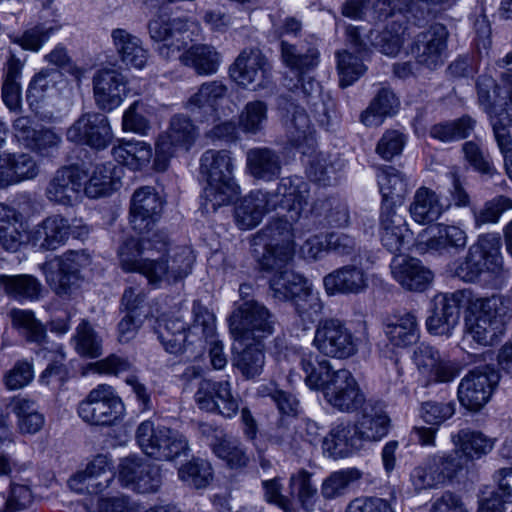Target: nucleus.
Here are the masks:
<instances>
[{
  "label": "nucleus",
  "mask_w": 512,
  "mask_h": 512,
  "mask_svg": "<svg viewBox=\"0 0 512 512\" xmlns=\"http://www.w3.org/2000/svg\"><path fill=\"white\" fill-rule=\"evenodd\" d=\"M399 108V100L388 88H381L369 106L360 115L365 126H379L387 116L394 115Z\"/></svg>",
  "instance_id": "49530a36"
},
{
  "label": "nucleus",
  "mask_w": 512,
  "mask_h": 512,
  "mask_svg": "<svg viewBox=\"0 0 512 512\" xmlns=\"http://www.w3.org/2000/svg\"><path fill=\"white\" fill-rule=\"evenodd\" d=\"M13 327L22 331L30 342L42 343L46 337V330L30 310L12 309L9 313Z\"/></svg>",
  "instance_id": "680f3d73"
},
{
  "label": "nucleus",
  "mask_w": 512,
  "mask_h": 512,
  "mask_svg": "<svg viewBox=\"0 0 512 512\" xmlns=\"http://www.w3.org/2000/svg\"><path fill=\"white\" fill-rule=\"evenodd\" d=\"M230 75L240 86L257 91L272 85V68L258 49H245L230 67Z\"/></svg>",
  "instance_id": "4468645a"
},
{
  "label": "nucleus",
  "mask_w": 512,
  "mask_h": 512,
  "mask_svg": "<svg viewBox=\"0 0 512 512\" xmlns=\"http://www.w3.org/2000/svg\"><path fill=\"white\" fill-rule=\"evenodd\" d=\"M499 380V373L491 365L470 370L458 385L460 404L471 412L480 411L489 402Z\"/></svg>",
  "instance_id": "9b49d317"
},
{
  "label": "nucleus",
  "mask_w": 512,
  "mask_h": 512,
  "mask_svg": "<svg viewBox=\"0 0 512 512\" xmlns=\"http://www.w3.org/2000/svg\"><path fill=\"white\" fill-rule=\"evenodd\" d=\"M179 478L196 489L206 487L212 479L211 465L203 459H193L178 470Z\"/></svg>",
  "instance_id": "0e129e2a"
},
{
  "label": "nucleus",
  "mask_w": 512,
  "mask_h": 512,
  "mask_svg": "<svg viewBox=\"0 0 512 512\" xmlns=\"http://www.w3.org/2000/svg\"><path fill=\"white\" fill-rule=\"evenodd\" d=\"M268 120L267 104L260 100L248 102L238 117V126L245 134H258Z\"/></svg>",
  "instance_id": "5fc2aeb1"
},
{
  "label": "nucleus",
  "mask_w": 512,
  "mask_h": 512,
  "mask_svg": "<svg viewBox=\"0 0 512 512\" xmlns=\"http://www.w3.org/2000/svg\"><path fill=\"white\" fill-rule=\"evenodd\" d=\"M445 210L436 192L425 186L416 190L409 206L412 219L419 224L434 222Z\"/></svg>",
  "instance_id": "ea45409f"
},
{
  "label": "nucleus",
  "mask_w": 512,
  "mask_h": 512,
  "mask_svg": "<svg viewBox=\"0 0 512 512\" xmlns=\"http://www.w3.org/2000/svg\"><path fill=\"white\" fill-rule=\"evenodd\" d=\"M228 93L227 86L219 80L207 81L201 84L186 102V108L191 112L203 110L213 113L224 101Z\"/></svg>",
  "instance_id": "79ce46f5"
},
{
  "label": "nucleus",
  "mask_w": 512,
  "mask_h": 512,
  "mask_svg": "<svg viewBox=\"0 0 512 512\" xmlns=\"http://www.w3.org/2000/svg\"><path fill=\"white\" fill-rule=\"evenodd\" d=\"M162 257L154 258L152 265V273L150 274V284L158 285L165 281L174 283L185 278L192 271L195 257L190 248L179 246L168 250Z\"/></svg>",
  "instance_id": "412c9836"
},
{
  "label": "nucleus",
  "mask_w": 512,
  "mask_h": 512,
  "mask_svg": "<svg viewBox=\"0 0 512 512\" xmlns=\"http://www.w3.org/2000/svg\"><path fill=\"white\" fill-rule=\"evenodd\" d=\"M163 209V201L152 187H141L133 194L130 223L138 234H152L153 226Z\"/></svg>",
  "instance_id": "4be33fe9"
},
{
  "label": "nucleus",
  "mask_w": 512,
  "mask_h": 512,
  "mask_svg": "<svg viewBox=\"0 0 512 512\" xmlns=\"http://www.w3.org/2000/svg\"><path fill=\"white\" fill-rule=\"evenodd\" d=\"M211 447L215 455L232 469L243 468L248 464L249 457L242 444L229 435L213 442Z\"/></svg>",
  "instance_id": "4d7b16f0"
},
{
  "label": "nucleus",
  "mask_w": 512,
  "mask_h": 512,
  "mask_svg": "<svg viewBox=\"0 0 512 512\" xmlns=\"http://www.w3.org/2000/svg\"><path fill=\"white\" fill-rule=\"evenodd\" d=\"M180 62L192 68L197 75L208 76L217 73L221 55L215 47L208 44H195L179 55Z\"/></svg>",
  "instance_id": "4c0bfd02"
},
{
  "label": "nucleus",
  "mask_w": 512,
  "mask_h": 512,
  "mask_svg": "<svg viewBox=\"0 0 512 512\" xmlns=\"http://www.w3.org/2000/svg\"><path fill=\"white\" fill-rule=\"evenodd\" d=\"M281 59L286 67L302 76L314 70L320 63V52L315 44L296 46L281 41Z\"/></svg>",
  "instance_id": "e433bc0d"
},
{
  "label": "nucleus",
  "mask_w": 512,
  "mask_h": 512,
  "mask_svg": "<svg viewBox=\"0 0 512 512\" xmlns=\"http://www.w3.org/2000/svg\"><path fill=\"white\" fill-rule=\"evenodd\" d=\"M329 296L360 294L368 287V275L356 265H345L333 270L323 278Z\"/></svg>",
  "instance_id": "c85d7f7f"
},
{
  "label": "nucleus",
  "mask_w": 512,
  "mask_h": 512,
  "mask_svg": "<svg viewBox=\"0 0 512 512\" xmlns=\"http://www.w3.org/2000/svg\"><path fill=\"white\" fill-rule=\"evenodd\" d=\"M188 450V440L184 435L168 427L159 426L157 443L148 456L156 460L170 461L185 455Z\"/></svg>",
  "instance_id": "37998d69"
},
{
  "label": "nucleus",
  "mask_w": 512,
  "mask_h": 512,
  "mask_svg": "<svg viewBox=\"0 0 512 512\" xmlns=\"http://www.w3.org/2000/svg\"><path fill=\"white\" fill-rule=\"evenodd\" d=\"M455 412L456 404L454 401L438 402L430 400L421 403L419 416L425 423L438 427L450 419Z\"/></svg>",
  "instance_id": "338daca9"
},
{
  "label": "nucleus",
  "mask_w": 512,
  "mask_h": 512,
  "mask_svg": "<svg viewBox=\"0 0 512 512\" xmlns=\"http://www.w3.org/2000/svg\"><path fill=\"white\" fill-rule=\"evenodd\" d=\"M269 198L276 200L275 209L282 207L290 214L292 221L298 220L305 208L309 197V185L301 177H285L278 183L274 193H269Z\"/></svg>",
  "instance_id": "bb28decb"
},
{
  "label": "nucleus",
  "mask_w": 512,
  "mask_h": 512,
  "mask_svg": "<svg viewBox=\"0 0 512 512\" xmlns=\"http://www.w3.org/2000/svg\"><path fill=\"white\" fill-rule=\"evenodd\" d=\"M390 269L394 280L409 291H424L433 279L432 272L413 257H394Z\"/></svg>",
  "instance_id": "cd10ccee"
},
{
  "label": "nucleus",
  "mask_w": 512,
  "mask_h": 512,
  "mask_svg": "<svg viewBox=\"0 0 512 512\" xmlns=\"http://www.w3.org/2000/svg\"><path fill=\"white\" fill-rule=\"evenodd\" d=\"M6 408L15 414L17 428L21 434L34 435L44 427L45 416L39 411L35 401L17 395L8 399Z\"/></svg>",
  "instance_id": "c9c22d12"
},
{
  "label": "nucleus",
  "mask_w": 512,
  "mask_h": 512,
  "mask_svg": "<svg viewBox=\"0 0 512 512\" xmlns=\"http://www.w3.org/2000/svg\"><path fill=\"white\" fill-rule=\"evenodd\" d=\"M285 128L289 141L296 147L304 144L312 146L314 143L310 119L303 108H293L291 115H287Z\"/></svg>",
  "instance_id": "603ef678"
},
{
  "label": "nucleus",
  "mask_w": 512,
  "mask_h": 512,
  "mask_svg": "<svg viewBox=\"0 0 512 512\" xmlns=\"http://www.w3.org/2000/svg\"><path fill=\"white\" fill-rule=\"evenodd\" d=\"M154 114L155 108L148 101L136 100L124 111L122 128L125 132L147 135L151 129L150 117Z\"/></svg>",
  "instance_id": "3c124183"
},
{
  "label": "nucleus",
  "mask_w": 512,
  "mask_h": 512,
  "mask_svg": "<svg viewBox=\"0 0 512 512\" xmlns=\"http://www.w3.org/2000/svg\"><path fill=\"white\" fill-rule=\"evenodd\" d=\"M112 155L118 163L138 170L150 162L152 148L144 141H120L112 148Z\"/></svg>",
  "instance_id": "8fccbe9b"
},
{
  "label": "nucleus",
  "mask_w": 512,
  "mask_h": 512,
  "mask_svg": "<svg viewBox=\"0 0 512 512\" xmlns=\"http://www.w3.org/2000/svg\"><path fill=\"white\" fill-rule=\"evenodd\" d=\"M119 480L138 493H155L162 485L160 467L139 457L124 458L119 465Z\"/></svg>",
  "instance_id": "6ab92c4d"
},
{
  "label": "nucleus",
  "mask_w": 512,
  "mask_h": 512,
  "mask_svg": "<svg viewBox=\"0 0 512 512\" xmlns=\"http://www.w3.org/2000/svg\"><path fill=\"white\" fill-rule=\"evenodd\" d=\"M246 161L250 175L256 179L272 181L281 174L280 156L270 148L250 149L247 152Z\"/></svg>",
  "instance_id": "58836bf2"
},
{
  "label": "nucleus",
  "mask_w": 512,
  "mask_h": 512,
  "mask_svg": "<svg viewBox=\"0 0 512 512\" xmlns=\"http://www.w3.org/2000/svg\"><path fill=\"white\" fill-rule=\"evenodd\" d=\"M85 180L86 173L78 167H62L49 181L45 195L54 204L71 206L80 200Z\"/></svg>",
  "instance_id": "5701e85b"
},
{
  "label": "nucleus",
  "mask_w": 512,
  "mask_h": 512,
  "mask_svg": "<svg viewBox=\"0 0 512 512\" xmlns=\"http://www.w3.org/2000/svg\"><path fill=\"white\" fill-rule=\"evenodd\" d=\"M93 92L97 107L112 111L127 96V79L116 69H101L93 77Z\"/></svg>",
  "instance_id": "393cba45"
},
{
  "label": "nucleus",
  "mask_w": 512,
  "mask_h": 512,
  "mask_svg": "<svg viewBox=\"0 0 512 512\" xmlns=\"http://www.w3.org/2000/svg\"><path fill=\"white\" fill-rule=\"evenodd\" d=\"M71 142L87 145L92 149L104 150L113 140L109 119L99 112L82 114L66 132Z\"/></svg>",
  "instance_id": "f3484780"
},
{
  "label": "nucleus",
  "mask_w": 512,
  "mask_h": 512,
  "mask_svg": "<svg viewBox=\"0 0 512 512\" xmlns=\"http://www.w3.org/2000/svg\"><path fill=\"white\" fill-rule=\"evenodd\" d=\"M511 302L501 294L474 299L465 317V335L481 346H492L504 333Z\"/></svg>",
  "instance_id": "7ed1b4c3"
},
{
  "label": "nucleus",
  "mask_w": 512,
  "mask_h": 512,
  "mask_svg": "<svg viewBox=\"0 0 512 512\" xmlns=\"http://www.w3.org/2000/svg\"><path fill=\"white\" fill-rule=\"evenodd\" d=\"M475 120L470 116H463L454 121L435 124L429 134L432 138L447 143L467 138L475 127Z\"/></svg>",
  "instance_id": "864d4df0"
},
{
  "label": "nucleus",
  "mask_w": 512,
  "mask_h": 512,
  "mask_svg": "<svg viewBox=\"0 0 512 512\" xmlns=\"http://www.w3.org/2000/svg\"><path fill=\"white\" fill-rule=\"evenodd\" d=\"M0 285L7 295L17 299H35L41 289L38 280L30 275H0Z\"/></svg>",
  "instance_id": "6e6d98bb"
},
{
  "label": "nucleus",
  "mask_w": 512,
  "mask_h": 512,
  "mask_svg": "<svg viewBox=\"0 0 512 512\" xmlns=\"http://www.w3.org/2000/svg\"><path fill=\"white\" fill-rule=\"evenodd\" d=\"M233 170V158L229 150L208 149L201 155L199 171L206 181L203 199L207 211H216L238 195L239 186Z\"/></svg>",
  "instance_id": "f03ea898"
},
{
  "label": "nucleus",
  "mask_w": 512,
  "mask_h": 512,
  "mask_svg": "<svg viewBox=\"0 0 512 512\" xmlns=\"http://www.w3.org/2000/svg\"><path fill=\"white\" fill-rule=\"evenodd\" d=\"M362 440L354 423L347 421L337 424L323 439L324 454L333 459L345 458L362 448Z\"/></svg>",
  "instance_id": "c756f323"
},
{
  "label": "nucleus",
  "mask_w": 512,
  "mask_h": 512,
  "mask_svg": "<svg viewBox=\"0 0 512 512\" xmlns=\"http://www.w3.org/2000/svg\"><path fill=\"white\" fill-rule=\"evenodd\" d=\"M300 365L306 385L321 390L325 400L335 409L353 413L365 403L366 397L354 375L347 369L334 370L326 359L318 360L312 354L303 355Z\"/></svg>",
  "instance_id": "f257e3e1"
},
{
  "label": "nucleus",
  "mask_w": 512,
  "mask_h": 512,
  "mask_svg": "<svg viewBox=\"0 0 512 512\" xmlns=\"http://www.w3.org/2000/svg\"><path fill=\"white\" fill-rule=\"evenodd\" d=\"M435 229V234L423 243L426 251L458 254L466 248L468 236L460 225L438 223Z\"/></svg>",
  "instance_id": "72a5a7b5"
},
{
  "label": "nucleus",
  "mask_w": 512,
  "mask_h": 512,
  "mask_svg": "<svg viewBox=\"0 0 512 512\" xmlns=\"http://www.w3.org/2000/svg\"><path fill=\"white\" fill-rule=\"evenodd\" d=\"M255 244H264L259 262L262 269H280L290 264L295 252L292 222L275 218L254 237Z\"/></svg>",
  "instance_id": "423d86ee"
},
{
  "label": "nucleus",
  "mask_w": 512,
  "mask_h": 512,
  "mask_svg": "<svg viewBox=\"0 0 512 512\" xmlns=\"http://www.w3.org/2000/svg\"><path fill=\"white\" fill-rule=\"evenodd\" d=\"M77 413L89 425L110 426L122 419L124 404L112 386L99 384L79 402Z\"/></svg>",
  "instance_id": "0eeeda50"
},
{
  "label": "nucleus",
  "mask_w": 512,
  "mask_h": 512,
  "mask_svg": "<svg viewBox=\"0 0 512 512\" xmlns=\"http://www.w3.org/2000/svg\"><path fill=\"white\" fill-rule=\"evenodd\" d=\"M228 322L238 344L262 343L274 333L276 318L264 304L247 300L234 308Z\"/></svg>",
  "instance_id": "39448f33"
},
{
  "label": "nucleus",
  "mask_w": 512,
  "mask_h": 512,
  "mask_svg": "<svg viewBox=\"0 0 512 512\" xmlns=\"http://www.w3.org/2000/svg\"><path fill=\"white\" fill-rule=\"evenodd\" d=\"M147 28L151 40L160 43L158 54L166 60L176 57L187 46L185 34L189 30V22L185 18L157 13L149 20Z\"/></svg>",
  "instance_id": "f8f14e48"
},
{
  "label": "nucleus",
  "mask_w": 512,
  "mask_h": 512,
  "mask_svg": "<svg viewBox=\"0 0 512 512\" xmlns=\"http://www.w3.org/2000/svg\"><path fill=\"white\" fill-rule=\"evenodd\" d=\"M312 344L322 355L334 359H348L358 352V339L337 318L318 322Z\"/></svg>",
  "instance_id": "9d476101"
},
{
  "label": "nucleus",
  "mask_w": 512,
  "mask_h": 512,
  "mask_svg": "<svg viewBox=\"0 0 512 512\" xmlns=\"http://www.w3.org/2000/svg\"><path fill=\"white\" fill-rule=\"evenodd\" d=\"M449 32L445 25L434 23L418 33L411 47L417 63L430 70L444 64Z\"/></svg>",
  "instance_id": "a211bd4d"
},
{
  "label": "nucleus",
  "mask_w": 512,
  "mask_h": 512,
  "mask_svg": "<svg viewBox=\"0 0 512 512\" xmlns=\"http://www.w3.org/2000/svg\"><path fill=\"white\" fill-rule=\"evenodd\" d=\"M198 137L199 129L190 117L184 114L172 116L166 131L159 135L156 142V169L166 170L168 160L181 152L190 151Z\"/></svg>",
  "instance_id": "1a4fd4ad"
},
{
  "label": "nucleus",
  "mask_w": 512,
  "mask_h": 512,
  "mask_svg": "<svg viewBox=\"0 0 512 512\" xmlns=\"http://www.w3.org/2000/svg\"><path fill=\"white\" fill-rule=\"evenodd\" d=\"M500 248L501 241L498 235H480L455 268V275L464 282L472 283L486 271L502 283L508 277V270L504 267Z\"/></svg>",
  "instance_id": "20e7f679"
},
{
  "label": "nucleus",
  "mask_w": 512,
  "mask_h": 512,
  "mask_svg": "<svg viewBox=\"0 0 512 512\" xmlns=\"http://www.w3.org/2000/svg\"><path fill=\"white\" fill-rule=\"evenodd\" d=\"M462 291L438 295L434 299V309L426 320L428 331L434 335H450L459 321Z\"/></svg>",
  "instance_id": "a878e982"
},
{
  "label": "nucleus",
  "mask_w": 512,
  "mask_h": 512,
  "mask_svg": "<svg viewBox=\"0 0 512 512\" xmlns=\"http://www.w3.org/2000/svg\"><path fill=\"white\" fill-rule=\"evenodd\" d=\"M140 238H127L118 249V258L121 268L126 272H138L145 276L150 283V274L154 258L148 254L154 250L162 252L169 244L168 236L163 231L152 234H139Z\"/></svg>",
  "instance_id": "6e6552de"
},
{
  "label": "nucleus",
  "mask_w": 512,
  "mask_h": 512,
  "mask_svg": "<svg viewBox=\"0 0 512 512\" xmlns=\"http://www.w3.org/2000/svg\"><path fill=\"white\" fill-rule=\"evenodd\" d=\"M296 312L307 323L315 322L322 314L323 303L319 293L315 292L311 285L299 293L293 299Z\"/></svg>",
  "instance_id": "69168bd1"
},
{
  "label": "nucleus",
  "mask_w": 512,
  "mask_h": 512,
  "mask_svg": "<svg viewBox=\"0 0 512 512\" xmlns=\"http://www.w3.org/2000/svg\"><path fill=\"white\" fill-rule=\"evenodd\" d=\"M363 441H380L390 429V418L380 407H366L354 423Z\"/></svg>",
  "instance_id": "a19ab883"
},
{
  "label": "nucleus",
  "mask_w": 512,
  "mask_h": 512,
  "mask_svg": "<svg viewBox=\"0 0 512 512\" xmlns=\"http://www.w3.org/2000/svg\"><path fill=\"white\" fill-rule=\"evenodd\" d=\"M412 360L419 375L425 380V386L450 383L461 371L457 361L443 356L438 349L426 343L414 349Z\"/></svg>",
  "instance_id": "ddd939ff"
},
{
  "label": "nucleus",
  "mask_w": 512,
  "mask_h": 512,
  "mask_svg": "<svg viewBox=\"0 0 512 512\" xmlns=\"http://www.w3.org/2000/svg\"><path fill=\"white\" fill-rule=\"evenodd\" d=\"M288 265L280 269H265L274 272L270 279V287L279 300H292L310 285L303 276L290 270Z\"/></svg>",
  "instance_id": "de8ad7c7"
},
{
  "label": "nucleus",
  "mask_w": 512,
  "mask_h": 512,
  "mask_svg": "<svg viewBox=\"0 0 512 512\" xmlns=\"http://www.w3.org/2000/svg\"><path fill=\"white\" fill-rule=\"evenodd\" d=\"M276 200L269 198L268 192L253 191L245 196L235 207V221L242 230L256 227L263 216L275 210Z\"/></svg>",
  "instance_id": "7c9ffc66"
},
{
  "label": "nucleus",
  "mask_w": 512,
  "mask_h": 512,
  "mask_svg": "<svg viewBox=\"0 0 512 512\" xmlns=\"http://www.w3.org/2000/svg\"><path fill=\"white\" fill-rule=\"evenodd\" d=\"M242 345L244 348L234 353L232 364L245 379H253L261 375L264 370L265 354L263 345L256 342Z\"/></svg>",
  "instance_id": "09e8293b"
},
{
  "label": "nucleus",
  "mask_w": 512,
  "mask_h": 512,
  "mask_svg": "<svg viewBox=\"0 0 512 512\" xmlns=\"http://www.w3.org/2000/svg\"><path fill=\"white\" fill-rule=\"evenodd\" d=\"M361 477L355 468H348L331 473L322 483L321 495L326 500L342 496L349 485Z\"/></svg>",
  "instance_id": "e2e57ef3"
},
{
  "label": "nucleus",
  "mask_w": 512,
  "mask_h": 512,
  "mask_svg": "<svg viewBox=\"0 0 512 512\" xmlns=\"http://www.w3.org/2000/svg\"><path fill=\"white\" fill-rule=\"evenodd\" d=\"M462 468V457L458 452L435 454L413 469L410 481L416 492L433 489L453 478Z\"/></svg>",
  "instance_id": "2eb2a0df"
},
{
  "label": "nucleus",
  "mask_w": 512,
  "mask_h": 512,
  "mask_svg": "<svg viewBox=\"0 0 512 512\" xmlns=\"http://www.w3.org/2000/svg\"><path fill=\"white\" fill-rule=\"evenodd\" d=\"M384 332L393 346H410L419 339L417 318L412 313L395 316L386 323Z\"/></svg>",
  "instance_id": "a18cd8bd"
},
{
  "label": "nucleus",
  "mask_w": 512,
  "mask_h": 512,
  "mask_svg": "<svg viewBox=\"0 0 512 512\" xmlns=\"http://www.w3.org/2000/svg\"><path fill=\"white\" fill-rule=\"evenodd\" d=\"M111 37L116 52L125 66L139 70L146 66L149 53L139 37L121 28L114 29Z\"/></svg>",
  "instance_id": "473e14b6"
},
{
  "label": "nucleus",
  "mask_w": 512,
  "mask_h": 512,
  "mask_svg": "<svg viewBox=\"0 0 512 512\" xmlns=\"http://www.w3.org/2000/svg\"><path fill=\"white\" fill-rule=\"evenodd\" d=\"M198 408L231 419L237 415L240 399L232 392L229 380L202 379L194 395Z\"/></svg>",
  "instance_id": "dca6fc26"
},
{
  "label": "nucleus",
  "mask_w": 512,
  "mask_h": 512,
  "mask_svg": "<svg viewBox=\"0 0 512 512\" xmlns=\"http://www.w3.org/2000/svg\"><path fill=\"white\" fill-rule=\"evenodd\" d=\"M336 58L339 84L343 88L352 85L366 72L363 53L361 56H356L346 50L338 51Z\"/></svg>",
  "instance_id": "bf43d9fd"
},
{
  "label": "nucleus",
  "mask_w": 512,
  "mask_h": 512,
  "mask_svg": "<svg viewBox=\"0 0 512 512\" xmlns=\"http://www.w3.org/2000/svg\"><path fill=\"white\" fill-rule=\"evenodd\" d=\"M70 221L62 214H52L34 225L27 233V243L40 252L55 251L70 238Z\"/></svg>",
  "instance_id": "aec40b11"
},
{
  "label": "nucleus",
  "mask_w": 512,
  "mask_h": 512,
  "mask_svg": "<svg viewBox=\"0 0 512 512\" xmlns=\"http://www.w3.org/2000/svg\"><path fill=\"white\" fill-rule=\"evenodd\" d=\"M400 210L401 207L388 204L380 208L379 237L382 245L391 253L400 252L412 236L405 215Z\"/></svg>",
  "instance_id": "b1692460"
},
{
  "label": "nucleus",
  "mask_w": 512,
  "mask_h": 512,
  "mask_svg": "<svg viewBox=\"0 0 512 512\" xmlns=\"http://www.w3.org/2000/svg\"><path fill=\"white\" fill-rule=\"evenodd\" d=\"M452 442L458 450L459 455L463 458H480L488 454L495 445V440L487 437L480 431L471 430L468 428L459 430L456 434L452 435Z\"/></svg>",
  "instance_id": "c03bdc74"
},
{
  "label": "nucleus",
  "mask_w": 512,
  "mask_h": 512,
  "mask_svg": "<svg viewBox=\"0 0 512 512\" xmlns=\"http://www.w3.org/2000/svg\"><path fill=\"white\" fill-rule=\"evenodd\" d=\"M195 314L193 331L190 334L201 335L205 342L209 343V357L211 365L216 370H221L227 365V357L223 344L215 338V318L208 310L202 307H194Z\"/></svg>",
  "instance_id": "2f4dec72"
},
{
  "label": "nucleus",
  "mask_w": 512,
  "mask_h": 512,
  "mask_svg": "<svg viewBox=\"0 0 512 512\" xmlns=\"http://www.w3.org/2000/svg\"><path fill=\"white\" fill-rule=\"evenodd\" d=\"M377 182L382 196L381 206L401 207L411 186L409 178L395 167L383 166L378 169Z\"/></svg>",
  "instance_id": "f704fd0d"
},
{
  "label": "nucleus",
  "mask_w": 512,
  "mask_h": 512,
  "mask_svg": "<svg viewBox=\"0 0 512 512\" xmlns=\"http://www.w3.org/2000/svg\"><path fill=\"white\" fill-rule=\"evenodd\" d=\"M512 209V200L506 196H497L485 203L478 211H474L475 227L479 228L485 224L497 223L501 215Z\"/></svg>",
  "instance_id": "774afa93"
},
{
  "label": "nucleus",
  "mask_w": 512,
  "mask_h": 512,
  "mask_svg": "<svg viewBox=\"0 0 512 512\" xmlns=\"http://www.w3.org/2000/svg\"><path fill=\"white\" fill-rule=\"evenodd\" d=\"M312 474L302 469L293 474L290 478L291 495L295 496L302 508L306 511L314 509L318 490L312 482Z\"/></svg>",
  "instance_id": "13d9d810"
},
{
  "label": "nucleus",
  "mask_w": 512,
  "mask_h": 512,
  "mask_svg": "<svg viewBox=\"0 0 512 512\" xmlns=\"http://www.w3.org/2000/svg\"><path fill=\"white\" fill-rule=\"evenodd\" d=\"M57 29V27L39 23L27 28L21 34H13L9 37L11 42L19 45L23 50L38 52Z\"/></svg>",
  "instance_id": "052dcab7"
}]
</instances>
